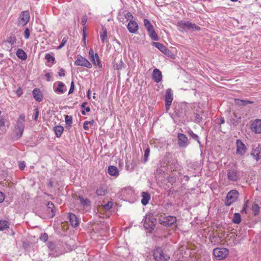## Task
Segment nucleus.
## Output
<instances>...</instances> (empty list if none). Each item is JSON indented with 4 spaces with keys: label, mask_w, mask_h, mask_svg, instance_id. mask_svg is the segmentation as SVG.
<instances>
[{
    "label": "nucleus",
    "mask_w": 261,
    "mask_h": 261,
    "mask_svg": "<svg viewBox=\"0 0 261 261\" xmlns=\"http://www.w3.org/2000/svg\"><path fill=\"white\" fill-rule=\"evenodd\" d=\"M251 210L254 215L257 216L259 213L260 207L257 204L254 203L251 206Z\"/></svg>",
    "instance_id": "35"
},
{
    "label": "nucleus",
    "mask_w": 261,
    "mask_h": 261,
    "mask_svg": "<svg viewBox=\"0 0 261 261\" xmlns=\"http://www.w3.org/2000/svg\"><path fill=\"white\" fill-rule=\"evenodd\" d=\"M239 192L236 190L230 191L227 194L225 199V205L229 206L233 202H236L239 197Z\"/></svg>",
    "instance_id": "5"
},
{
    "label": "nucleus",
    "mask_w": 261,
    "mask_h": 261,
    "mask_svg": "<svg viewBox=\"0 0 261 261\" xmlns=\"http://www.w3.org/2000/svg\"><path fill=\"white\" fill-rule=\"evenodd\" d=\"M189 134L191 137V138L192 139H193L194 140L197 141L200 144V141L199 140V137H198V136L196 134H194L191 130L189 132Z\"/></svg>",
    "instance_id": "46"
},
{
    "label": "nucleus",
    "mask_w": 261,
    "mask_h": 261,
    "mask_svg": "<svg viewBox=\"0 0 261 261\" xmlns=\"http://www.w3.org/2000/svg\"><path fill=\"white\" fill-rule=\"evenodd\" d=\"M202 120V117L199 114H197L195 117V120L197 122H199Z\"/></svg>",
    "instance_id": "56"
},
{
    "label": "nucleus",
    "mask_w": 261,
    "mask_h": 261,
    "mask_svg": "<svg viewBox=\"0 0 261 261\" xmlns=\"http://www.w3.org/2000/svg\"><path fill=\"white\" fill-rule=\"evenodd\" d=\"M178 145L180 147H186L189 144L188 138L184 134L178 135Z\"/></svg>",
    "instance_id": "15"
},
{
    "label": "nucleus",
    "mask_w": 261,
    "mask_h": 261,
    "mask_svg": "<svg viewBox=\"0 0 261 261\" xmlns=\"http://www.w3.org/2000/svg\"><path fill=\"white\" fill-rule=\"evenodd\" d=\"M68 218L69 219V222L70 224L73 227H77L80 223V220L75 215L72 213H68Z\"/></svg>",
    "instance_id": "18"
},
{
    "label": "nucleus",
    "mask_w": 261,
    "mask_h": 261,
    "mask_svg": "<svg viewBox=\"0 0 261 261\" xmlns=\"http://www.w3.org/2000/svg\"><path fill=\"white\" fill-rule=\"evenodd\" d=\"M152 45L158 48L165 55H167L169 53V50L164 45L161 43L153 42L152 43Z\"/></svg>",
    "instance_id": "21"
},
{
    "label": "nucleus",
    "mask_w": 261,
    "mask_h": 261,
    "mask_svg": "<svg viewBox=\"0 0 261 261\" xmlns=\"http://www.w3.org/2000/svg\"><path fill=\"white\" fill-rule=\"evenodd\" d=\"M227 178L231 181H237L239 178V175L236 169H230L227 172Z\"/></svg>",
    "instance_id": "16"
},
{
    "label": "nucleus",
    "mask_w": 261,
    "mask_h": 261,
    "mask_svg": "<svg viewBox=\"0 0 261 261\" xmlns=\"http://www.w3.org/2000/svg\"><path fill=\"white\" fill-rule=\"evenodd\" d=\"M235 103L239 106H246L248 104L253 103L252 101L247 100H241L239 99H235Z\"/></svg>",
    "instance_id": "34"
},
{
    "label": "nucleus",
    "mask_w": 261,
    "mask_h": 261,
    "mask_svg": "<svg viewBox=\"0 0 261 261\" xmlns=\"http://www.w3.org/2000/svg\"><path fill=\"white\" fill-rule=\"evenodd\" d=\"M153 257L156 261H168L170 256L161 247L157 248L153 252Z\"/></svg>",
    "instance_id": "3"
},
{
    "label": "nucleus",
    "mask_w": 261,
    "mask_h": 261,
    "mask_svg": "<svg viewBox=\"0 0 261 261\" xmlns=\"http://www.w3.org/2000/svg\"><path fill=\"white\" fill-rule=\"evenodd\" d=\"M113 205V202L112 201H109L107 202V203L105 204H102L101 206H102V207L105 210L109 211L112 208Z\"/></svg>",
    "instance_id": "41"
},
{
    "label": "nucleus",
    "mask_w": 261,
    "mask_h": 261,
    "mask_svg": "<svg viewBox=\"0 0 261 261\" xmlns=\"http://www.w3.org/2000/svg\"><path fill=\"white\" fill-rule=\"evenodd\" d=\"M79 199L80 200L81 205L84 207L89 206L91 205V201L88 198L84 199L82 196H79Z\"/></svg>",
    "instance_id": "32"
},
{
    "label": "nucleus",
    "mask_w": 261,
    "mask_h": 261,
    "mask_svg": "<svg viewBox=\"0 0 261 261\" xmlns=\"http://www.w3.org/2000/svg\"><path fill=\"white\" fill-rule=\"evenodd\" d=\"M103 33L100 35V39L101 41L104 43L107 37V29L105 28H102Z\"/></svg>",
    "instance_id": "43"
},
{
    "label": "nucleus",
    "mask_w": 261,
    "mask_h": 261,
    "mask_svg": "<svg viewBox=\"0 0 261 261\" xmlns=\"http://www.w3.org/2000/svg\"><path fill=\"white\" fill-rule=\"evenodd\" d=\"M54 204L51 202H48L47 204V212L51 217H53L55 215V211L54 210Z\"/></svg>",
    "instance_id": "23"
},
{
    "label": "nucleus",
    "mask_w": 261,
    "mask_h": 261,
    "mask_svg": "<svg viewBox=\"0 0 261 261\" xmlns=\"http://www.w3.org/2000/svg\"><path fill=\"white\" fill-rule=\"evenodd\" d=\"M65 123L67 125L66 128L68 129H70L71 127V124L72 123V116L66 115L65 116Z\"/></svg>",
    "instance_id": "33"
},
{
    "label": "nucleus",
    "mask_w": 261,
    "mask_h": 261,
    "mask_svg": "<svg viewBox=\"0 0 261 261\" xmlns=\"http://www.w3.org/2000/svg\"><path fill=\"white\" fill-rule=\"evenodd\" d=\"M149 153H150V148L149 147H147L144 151V160L145 163L148 160V158L149 156Z\"/></svg>",
    "instance_id": "44"
},
{
    "label": "nucleus",
    "mask_w": 261,
    "mask_h": 261,
    "mask_svg": "<svg viewBox=\"0 0 261 261\" xmlns=\"http://www.w3.org/2000/svg\"><path fill=\"white\" fill-rule=\"evenodd\" d=\"M229 251L225 248H216L213 250L214 256L219 260L225 258L228 254Z\"/></svg>",
    "instance_id": "7"
},
{
    "label": "nucleus",
    "mask_w": 261,
    "mask_h": 261,
    "mask_svg": "<svg viewBox=\"0 0 261 261\" xmlns=\"http://www.w3.org/2000/svg\"><path fill=\"white\" fill-rule=\"evenodd\" d=\"M48 247L50 250H54L56 249V245L54 243L51 242L48 243Z\"/></svg>",
    "instance_id": "48"
},
{
    "label": "nucleus",
    "mask_w": 261,
    "mask_h": 261,
    "mask_svg": "<svg viewBox=\"0 0 261 261\" xmlns=\"http://www.w3.org/2000/svg\"><path fill=\"white\" fill-rule=\"evenodd\" d=\"M64 72H65L64 69H63V68H61V69H60V72H59V75L60 76H65V73H64Z\"/></svg>",
    "instance_id": "58"
},
{
    "label": "nucleus",
    "mask_w": 261,
    "mask_h": 261,
    "mask_svg": "<svg viewBox=\"0 0 261 261\" xmlns=\"http://www.w3.org/2000/svg\"><path fill=\"white\" fill-rule=\"evenodd\" d=\"M24 37L25 39H28L30 37V30L28 28L25 29L24 32Z\"/></svg>",
    "instance_id": "53"
},
{
    "label": "nucleus",
    "mask_w": 261,
    "mask_h": 261,
    "mask_svg": "<svg viewBox=\"0 0 261 261\" xmlns=\"http://www.w3.org/2000/svg\"><path fill=\"white\" fill-rule=\"evenodd\" d=\"M90 94H91V92H90V90H89L88 91H87V97L89 99L90 98Z\"/></svg>",
    "instance_id": "63"
},
{
    "label": "nucleus",
    "mask_w": 261,
    "mask_h": 261,
    "mask_svg": "<svg viewBox=\"0 0 261 261\" xmlns=\"http://www.w3.org/2000/svg\"><path fill=\"white\" fill-rule=\"evenodd\" d=\"M83 41H84V43H86V34L85 33V29H83Z\"/></svg>",
    "instance_id": "61"
},
{
    "label": "nucleus",
    "mask_w": 261,
    "mask_h": 261,
    "mask_svg": "<svg viewBox=\"0 0 261 261\" xmlns=\"http://www.w3.org/2000/svg\"><path fill=\"white\" fill-rule=\"evenodd\" d=\"M127 28L130 33H136L138 30L139 27L137 22L130 20L127 24Z\"/></svg>",
    "instance_id": "17"
},
{
    "label": "nucleus",
    "mask_w": 261,
    "mask_h": 261,
    "mask_svg": "<svg viewBox=\"0 0 261 261\" xmlns=\"http://www.w3.org/2000/svg\"><path fill=\"white\" fill-rule=\"evenodd\" d=\"M237 150L236 153L241 156L243 155L246 152L247 147L242 141L238 139L236 141Z\"/></svg>",
    "instance_id": "11"
},
{
    "label": "nucleus",
    "mask_w": 261,
    "mask_h": 261,
    "mask_svg": "<svg viewBox=\"0 0 261 261\" xmlns=\"http://www.w3.org/2000/svg\"><path fill=\"white\" fill-rule=\"evenodd\" d=\"M74 89V82L72 81L68 94H71L72 93H73Z\"/></svg>",
    "instance_id": "52"
},
{
    "label": "nucleus",
    "mask_w": 261,
    "mask_h": 261,
    "mask_svg": "<svg viewBox=\"0 0 261 261\" xmlns=\"http://www.w3.org/2000/svg\"><path fill=\"white\" fill-rule=\"evenodd\" d=\"M251 130L255 134L261 133V119H256L250 125Z\"/></svg>",
    "instance_id": "13"
},
{
    "label": "nucleus",
    "mask_w": 261,
    "mask_h": 261,
    "mask_svg": "<svg viewBox=\"0 0 261 261\" xmlns=\"http://www.w3.org/2000/svg\"><path fill=\"white\" fill-rule=\"evenodd\" d=\"M232 222L235 224H239L241 222V217L239 213H234L233 215L232 219Z\"/></svg>",
    "instance_id": "36"
},
{
    "label": "nucleus",
    "mask_w": 261,
    "mask_h": 261,
    "mask_svg": "<svg viewBox=\"0 0 261 261\" xmlns=\"http://www.w3.org/2000/svg\"><path fill=\"white\" fill-rule=\"evenodd\" d=\"M108 173L111 176H117L119 175V171L114 166H110L108 167Z\"/></svg>",
    "instance_id": "24"
},
{
    "label": "nucleus",
    "mask_w": 261,
    "mask_h": 261,
    "mask_svg": "<svg viewBox=\"0 0 261 261\" xmlns=\"http://www.w3.org/2000/svg\"><path fill=\"white\" fill-rule=\"evenodd\" d=\"M25 167V164L24 162H21L19 164V167L20 170H23Z\"/></svg>",
    "instance_id": "55"
},
{
    "label": "nucleus",
    "mask_w": 261,
    "mask_h": 261,
    "mask_svg": "<svg viewBox=\"0 0 261 261\" xmlns=\"http://www.w3.org/2000/svg\"><path fill=\"white\" fill-rule=\"evenodd\" d=\"M45 59L47 60V62H51L52 64L55 63V58L53 56H52L50 54H47L45 56Z\"/></svg>",
    "instance_id": "42"
},
{
    "label": "nucleus",
    "mask_w": 261,
    "mask_h": 261,
    "mask_svg": "<svg viewBox=\"0 0 261 261\" xmlns=\"http://www.w3.org/2000/svg\"><path fill=\"white\" fill-rule=\"evenodd\" d=\"M54 130L57 137L59 138L61 136L64 130V127L61 125H57L54 127Z\"/></svg>",
    "instance_id": "30"
},
{
    "label": "nucleus",
    "mask_w": 261,
    "mask_h": 261,
    "mask_svg": "<svg viewBox=\"0 0 261 261\" xmlns=\"http://www.w3.org/2000/svg\"><path fill=\"white\" fill-rule=\"evenodd\" d=\"M147 32L148 33L149 36L152 40L154 41H158L159 40V37L156 33L155 32L153 28L147 31Z\"/></svg>",
    "instance_id": "31"
},
{
    "label": "nucleus",
    "mask_w": 261,
    "mask_h": 261,
    "mask_svg": "<svg viewBox=\"0 0 261 261\" xmlns=\"http://www.w3.org/2000/svg\"><path fill=\"white\" fill-rule=\"evenodd\" d=\"M87 21V18L86 16H83L82 18L81 23L83 25H85Z\"/></svg>",
    "instance_id": "57"
},
{
    "label": "nucleus",
    "mask_w": 261,
    "mask_h": 261,
    "mask_svg": "<svg viewBox=\"0 0 261 261\" xmlns=\"http://www.w3.org/2000/svg\"><path fill=\"white\" fill-rule=\"evenodd\" d=\"M249 202V200H246L245 203H244V206H243V207L244 208H245L246 209L247 208V207H248V203Z\"/></svg>",
    "instance_id": "62"
},
{
    "label": "nucleus",
    "mask_w": 261,
    "mask_h": 261,
    "mask_svg": "<svg viewBox=\"0 0 261 261\" xmlns=\"http://www.w3.org/2000/svg\"><path fill=\"white\" fill-rule=\"evenodd\" d=\"M142 200L141 203L143 205H146L149 202L150 199V195L147 192H143L142 193Z\"/></svg>",
    "instance_id": "25"
},
{
    "label": "nucleus",
    "mask_w": 261,
    "mask_h": 261,
    "mask_svg": "<svg viewBox=\"0 0 261 261\" xmlns=\"http://www.w3.org/2000/svg\"><path fill=\"white\" fill-rule=\"evenodd\" d=\"M6 120L4 118H0V135L5 133L7 131V127L5 125Z\"/></svg>",
    "instance_id": "29"
},
{
    "label": "nucleus",
    "mask_w": 261,
    "mask_h": 261,
    "mask_svg": "<svg viewBox=\"0 0 261 261\" xmlns=\"http://www.w3.org/2000/svg\"><path fill=\"white\" fill-rule=\"evenodd\" d=\"M32 93L34 98L36 101L40 102L42 100L43 96L41 92L39 89H34Z\"/></svg>",
    "instance_id": "22"
},
{
    "label": "nucleus",
    "mask_w": 261,
    "mask_h": 261,
    "mask_svg": "<svg viewBox=\"0 0 261 261\" xmlns=\"http://www.w3.org/2000/svg\"><path fill=\"white\" fill-rule=\"evenodd\" d=\"M45 76L46 77V80L49 81L51 78V75L49 73H46L45 74Z\"/></svg>",
    "instance_id": "60"
},
{
    "label": "nucleus",
    "mask_w": 261,
    "mask_h": 261,
    "mask_svg": "<svg viewBox=\"0 0 261 261\" xmlns=\"http://www.w3.org/2000/svg\"><path fill=\"white\" fill-rule=\"evenodd\" d=\"M16 38L14 34H11L9 37L7 38V42L9 44L13 45L16 42Z\"/></svg>",
    "instance_id": "37"
},
{
    "label": "nucleus",
    "mask_w": 261,
    "mask_h": 261,
    "mask_svg": "<svg viewBox=\"0 0 261 261\" xmlns=\"http://www.w3.org/2000/svg\"><path fill=\"white\" fill-rule=\"evenodd\" d=\"M173 100V93L171 89L166 90L165 95V107L167 111L170 109V107Z\"/></svg>",
    "instance_id": "12"
},
{
    "label": "nucleus",
    "mask_w": 261,
    "mask_h": 261,
    "mask_svg": "<svg viewBox=\"0 0 261 261\" xmlns=\"http://www.w3.org/2000/svg\"><path fill=\"white\" fill-rule=\"evenodd\" d=\"M5 199V195L4 194L0 192V203L2 202Z\"/></svg>",
    "instance_id": "59"
},
{
    "label": "nucleus",
    "mask_w": 261,
    "mask_h": 261,
    "mask_svg": "<svg viewBox=\"0 0 261 261\" xmlns=\"http://www.w3.org/2000/svg\"><path fill=\"white\" fill-rule=\"evenodd\" d=\"M160 223L166 226H171L175 224L176 218L175 217L171 216H161L159 218Z\"/></svg>",
    "instance_id": "4"
},
{
    "label": "nucleus",
    "mask_w": 261,
    "mask_h": 261,
    "mask_svg": "<svg viewBox=\"0 0 261 261\" xmlns=\"http://www.w3.org/2000/svg\"><path fill=\"white\" fill-rule=\"evenodd\" d=\"M152 78L156 83H159L161 82L162 79V74L161 71L157 68L154 69L152 72Z\"/></svg>",
    "instance_id": "20"
},
{
    "label": "nucleus",
    "mask_w": 261,
    "mask_h": 261,
    "mask_svg": "<svg viewBox=\"0 0 261 261\" xmlns=\"http://www.w3.org/2000/svg\"><path fill=\"white\" fill-rule=\"evenodd\" d=\"M87 104V102H83L82 105H81V107L84 109L86 112H89L90 111V108L89 107H86V105Z\"/></svg>",
    "instance_id": "49"
},
{
    "label": "nucleus",
    "mask_w": 261,
    "mask_h": 261,
    "mask_svg": "<svg viewBox=\"0 0 261 261\" xmlns=\"http://www.w3.org/2000/svg\"><path fill=\"white\" fill-rule=\"evenodd\" d=\"M34 111H35V113L33 116L34 120L36 121L38 117L39 112V110L37 108L35 109Z\"/></svg>",
    "instance_id": "50"
},
{
    "label": "nucleus",
    "mask_w": 261,
    "mask_h": 261,
    "mask_svg": "<svg viewBox=\"0 0 261 261\" xmlns=\"http://www.w3.org/2000/svg\"><path fill=\"white\" fill-rule=\"evenodd\" d=\"M89 57L92 63L97 66L99 68H102V64L100 62V60L97 53L94 54V52L92 49H90L89 51Z\"/></svg>",
    "instance_id": "9"
},
{
    "label": "nucleus",
    "mask_w": 261,
    "mask_h": 261,
    "mask_svg": "<svg viewBox=\"0 0 261 261\" xmlns=\"http://www.w3.org/2000/svg\"><path fill=\"white\" fill-rule=\"evenodd\" d=\"M10 226V222L8 220H0V231H3L8 229Z\"/></svg>",
    "instance_id": "27"
},
{
    "label": "nucleus",
    "mask_w": 261,
    "mask_h": 261,
    "mask_svg": "<svg viewBox=\"0 0 261 261\" xmlns=\"http://www.w3.org/2000/svg\"><path fill=\"white\" fill-rule=\"evenodd\" d=\"M30 18V13L28 11L22 12L19 17L18 24L24 26L29 21Z\"/></svg>",
    "instance_id": "10"
},
{
    "label": "nucleus",
    "mask_w": 261,
    "mask_h": 261,
    "mask_svg": "<svg viewBox=\"0 0 261 261\" xmlns=\"http://www.w3.org/2000/svg\"><path fill=\"white\" fill-rule=\"evenodd\" d=\"M144 25L147 31L153 28V25L151 24L150 21L147 19H144Z\"/></svg>",
    "instance_id": "39"
},
{
    "label": "nucleus",
    "mask_w": 261,
    "mask_h": 261,
    "mask_svg": "<svg viewBox=\"0 0 261 261\" xmlns=\"http://www.w3.org/2000/svg\"><path fill=\"white\" fill-rule=\"evenodd\" d=\"M41 241H46L48 239V236L46 233L42 234L40 238Z\"/></svg>",
    "instance_id": "51"
},
{
    "label": "nucleus",
    "mask_w": 261,
    "mask_h": 261,
    "mask_svg": "<svg viewBox=\"0 0 261 261\" xmlns=\"http://www.w3.org/2000/svg\"><path fill=\"white\" fill-rule=\"evenodd\" d=\"M74 64L76 66H84L88 68H91L92 67V64L87 59L79 55L77 56Z\"/></svg>",
    "instance_id": "8"
},
{
    "label": "nucleus",
    "mask_w": 261,
    "mask_h": 261,
    "mask_svg": "<svg viewBox=\"0 0 261 261\" xmlns=\"http://www.w3.org/2000/svg\"><path fill=\"white\" fill-rule=\"evenodd\" d=\"M16 54L17 57L22 60H25L27 59V55L26 53L22 49H18Z\"/></svg>",
    "instance_id": "26"
},
{
    "label": "nucleus",
    "mask_w": 261,
    "mask_h": 261,
    "mask_svg": "<svg viewBox=\"0 0 261 261\" xmlns=\"http://www.w3.org/2000/svg\"><path fill=\"white\" fill-rule=\"evenodd\" d=\"M124 16L125 18L126 19V20H133V19L134 18L133 15L132 14V13L130 12H127L125 14H124Z\"/></svg>",
    "instance_id": "47"
},
{
    "label": "nucleus",
    "mask_w": 261,
    "mask_h": 261,
    "mask_svg": "<svg viewBox=\"0 0 261 261\" xmlns=\"http://www.w3.org/2000/svg\"><path fill=\"white\" fill-rule=\"evenodd\" d=\"M68 39V37L67 36L64 37L62 39L61 43L60 44V45L59 46L57 47V49H60L62 47H63L65 45V43L67 42Z\"/></svg>",
    "instance_id": "45"
},
{
    "label": "nucleus",
    "mask_w": 261,
    "mask_h": 261,
    "mask_svg": "<svg viewBox=\"0 0 261 261\" xmlns=\"http://www.w3.org/2000/svg\"><path fill=\"white\" fill-rule=\"evenodd\" d=\"M25 115L21 114L19 116V118L15 126V132L16 134V139H19L23 133L24 129Z\"/></svg>",
    "instance_id": "1"
},
{
    "label": "nucleus",
    "mask_w": 261,
    "mask_h": 261,
    "mask_svg": "<svg viewBox=\"0 0 261 261\" xmlns=\"http://www.w3.org/2000/svg\"><path fill=\"white\" fill-rule=\"evenodd\" d=\"M107 193V189L105 186H101L96 189V193L98 196H104Z\"/></svg>",
    "instance_id": "28"
},
{
    "label": "nucleus",
    "mask_w": 261,
    "mask_h": 261,
    "mask_svg": "<svg viewBox=\"0 0 261 261\" xmlns=\"http://www.w3.org/2000/svg\"><path fill=\"white\" fill-rule=\"evenodd\" d=\"M94 121L93 120L91 121H86L84 122L83 124V128L85 130H88L89 129V125H93L94 124Z\"/></svg>",
    "instance_id": "40"
},
{
    "label": "nucleus",
    "mask_w": 261,
    "mask_h": 261,
    "mask_svg": "<svg viewBox=\"0 0 261 261\" xmlns=\"http://www.w3.org/2000/svg\"><path fill=\"white\" fill-rule=\"evenodd\" d=\"M16 93L17 96L20 97L22 94V90L21 87H19L16 90Z\"/></svg>",
    "instance_id": "54"
},
{
    "label": "nucleus",
    "mask_w": 261,
    "mask_h": 261,
    "mask_svg": "<svg viewBox=\"0 0 261 261\" xmlns=\"http://www.w3.org/2000/svg\"><path fill=\"white\" fill-rule=\"evenodd\" d=\"M239 119H240V117H237L236 114L233 113V118H231L230 119V122L233 125H237L239 123Z\"/></svg>",
    "instance_id": "38"
},
{
    "label": "nucleus",
    "mask_w": 261,
    "mask_h": 261,
    "mask_svg": "<svg viewBox=\"0 0 261 261\" xmlns=\"http://www.w3.org/2000/svg\"><path fill=\"white\" fill-rule=\"evenodd\" d=\"M119 21H120V22H122L123 23H124V18H120H120H119Z\"/></svg>",
    "instance_id": "64"
},
{
    "label": "nucleus",
    "mask_w": 261,
    "mask_h": 261,
    "mask_svg": "<svg viewBox=\"0 0 261 261\" xmlns=\"http://www.w3.org/2000/svg\"><path fill=\"white\" fill-rule=\"evenodd\" d=\"M251 155L254 158L256 161H258L261 159V147L259 146L255 148H253L251 152Z\"/></svg>",
    "instance_id": "19"
},
{
    "label": "nucleus",
    "mask_w": 261,
    "mask_h": 261,
    "mask_svg": "<svg viewBox=\"0 0 261 261\" xmlns=\"http://www.w3.org/2000/svg\"><path fill=\"white\" fill-rule=\"evenodd\" d=\"M177 27L180 31L187 30H199L200 27L196 25L195 23H192L189 21L180 20L177 22Z\"/></svg>",
    "instance_id": "2"
},
{
    "label": "nucleus",
    "mask_w": 261,
    "mask_h": 261,
    "mask_svg": "<svg viewBox=\"0 0 261 261\" xmlns=\"http://www.w3.org/2000/svg\"><path fill=\"white\" fill-rule=\"evenodd\" d=\"M156 220L151 216H147L144 219V227L146 229L150 231L153 230L154 228Z\"/></svg>",
    "instance_id": "6"
},
{
    "label": "nucleus",
    "mask_w": 261,
    "mask_h": 261,
    "mask_svg": "<svg viewBox=\"0 0 261 261\" xmlns=\"http://www.w3.org/2000/svg\"><path fill=\"white\" fill-rule=\"evenodd\" d=\"M54 91L59 94H63L66 91L65 85L62 82H57L54 86Z\"/></svg>",
    "instance_id": "14"
}]
</instances>
